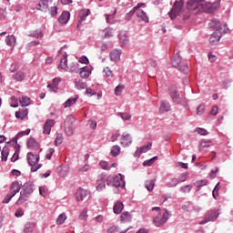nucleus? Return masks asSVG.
I'll list each match as a JSON object with an SVG mask.
<instances>
[{
    "mask_svg": "<svg viewBox=\"0 0 233 233\" xmlns=\"http://www.w3.org/2000/svg\"><path fill=\"white\" fill-rule=\"evenodd\" d=\"M211 26L215 29V32L209 37V43L218 45L221 36L227 34V25L221 23L218 18H215L211 22Z\"/></svg>",
    "mask_w": 233,
    "mask_h": 233,
    "instance_id": "1",
    "label": "nucleus"
},
{
    "mask_svg": "<svg viewBox=\"0 0 233 233\" xmlns=\"http://www.w3.org/2000/svg\"><path fill=\"white\" fill-rule=\"evenodd\" d=\"M34 193V186L32 184H25L20 191V197L16 201V205H23Z\"/></svg>",
    "mask_w": 233,
    "mask_h": 233,
    "instance_id": "2",
    "label": "nucleus"
},
{
    "mask_svg": "<svg viewBox=\"0 0 233 233\" xmlns=\"http://www.w3.org/2000/svg\"><path fill=\"white\" fill-rule=\"evenodd\" d=\"M152 210H156V212H158V215L155 217L154 223L156 227H161L167 223L168 220V211H165L164 213H161V208L159 207L153 208Z\"/></svg>",
    "mask_w": 233,
    "mask_h": 233,
    "instance_id": "3",
    "label": "nucleus"
},
{
    "mask_svg": "<svg viewBox=\"0 0 233 233\" xmlns=\"http://www.w3.org/2000/svg\"><path fill=\"white\" fill-rule=\"evenodd\" d=\"M171 65L175 68H178V70H180V72H183V74H188V72H189L188 65H187V63L181 61V56L179 55H176L172 58Z\"/></svg>",
    "mask_w": 233,
    "mask_h": 233,
    "instance_id": "4",
    "label": "nucleus"
},
{
    "mask_svg": "<svg viewBox=\"0 0 233 233\" xmlns=\"http://www.w3.org/2000/svg\"><path fill=\"white\" fill-rule=\"evenodd\" d=\"M27 161L28 164L32 167L31 172H37L43 165L38 164L39 163V155L33 154L32 152L27 153Z\"/></svg>",
    "mask_w": 233,
    "mask_h": 233,
    "instance_id": "5",
    "label": "nucleus"
},
{
    "mask_svg": "<svg viewBox=\"0 0 233 233\" xmlns=\"http://www.w3.org/2000/svg\"><path fill=\"white\" fill-rule=\"evenodd\" d=\"M19 190H21V185H19V182H13L10 186L9 194L5 196L3 203H10L12 198H14L15 194L19 193Z\"/></svg>",
    "mask_w": 233,
    "mask_h": 233,
    "instance_id": "6",
    "label": "nucleus"
},
{
    "mask_svg": "<svg viewBox=\"0 0 233 233\" xmlns=\"http://www.w3.org/2000/svg\"><path fill=\"white\" fill-rule=\"evenodd\" d=\"M183 5H184L183 0L175 2L171 11L168 13L169 17L171 19H176L177 15H181V12H183Z\"/></svg>",
    "mask_w": 233,
    "mask_h": 233,
    "instance_id": "7",
    "label": "nucleus"
},
{
    "mask_svg": "<svg viewBox=\"0 0 233 233\" xmlns=\"http://www.w3.org/2000/svg\"><path fill=\"white\" fill-rule=\"evenodd\" d=\"M74 123H76V118H74V116H67L65 121V132L66 136H74Z\"/></svg>",
    "mask_w": 233,
    "mask_h": 233,
    "instance_id": "8",
    "label": "nucleus"
},
{
    "mask_svg": "<svg viewBox=\"0 0 233 233\" xmlns=\"http://www.w3.org/2000/svg\"><path fill=\"white\" fill-rule=\"evenodd\" d=\"M71 72H76V74L79 72V75L83 79H87V77H90L91 74L90 68L88 66L80 68L78 64H76L73 67H71Z\"/></svg>",
    "mask_w": 233,
    "mask_h": 233,
    "instance_id": "9",
    "label": "nucleus"
},
{
    "mask_svg": "<svg viewBox=\"0 0 233 233\" xmlns=\"http://www.w3.org/2000/svg\"><path fill=\"white\" fill-rule=\"evenodd\" d=\"M219 216L218 211H209L206 214L204 219L200 221L199 225H205L208 223V221H216Z\"/></svg>",
    "mask_w": 233,
    "mask_h": 233,
    "instance_id": "10",
    "label": "nucleus"
},
{
    "mask_svg": "<svg viewBox=\"0 0 233 233\" xmlns=\"http://www.w3.org/2000/svg\"><path fill=\"white\" fill-rule=\"evenodd\" d=\"M220 5L221 2L219 0H217L214 3H208L206 4V10L208 14H212V12H216Z\"/></svg>",
    "mask_w": 233,
    "mask_h": 233,
    "instance_id": "11",
    "label": "nucleus"
},
{
    "mask_svg": "<svg viewBox=\"0 0 233 233\" xmlns=\"http://www.w3.org/2000/svg\"><path fill=\"white\" fill-rule=\"evenodd\" d=\"M113 185L116 187H120V188L125 187V177L121 174L116 175L113 178Z\"/></svg>",
    "mask_w": 233,
    "mask_h": 233,
    "instance_id": "12",
    "label": "nucleus"
},
{
    "mask_svg": "<svg viewBox=\"0 0 233 233\" xmlns=\"http://www.w3.org/2000/svg\"><path fill=\"white\" fill-rule=\"evenodd\" d=\"M90 15V9H82L78 13V26L82 25L84 21H86V17Z\"/></svg>",
    "mask_w": 233,
    "mask_h": 233,
    "instance_id": "13",
    "label": "nucleus"
},
{
    "mask_svg": "<svg viewBox=\"0 0 233 233\" xmlns=\"http://www.w3.org/2000/svg\"><path fill=\"white\" fill-rule=\"evenodd\" d=\"M59 83H61V78L56 77L53 79L52 84L47 86V88L50 89V92L56 93L59 90Z\"/></svg>",
    "mask_w": 233,
    "mask_h": 233,
    "instance_id": "14",
    "label": "nucleus"
},
{
    "mask_svg": "<svg viewBox=\"0 0 233 233\" xmlns=\"http://www.w3.org/2000/svg\"><path fill=\"white\" fill-rule=\"evenodd\" d=\"M50 0H40L38 4H36V10H40V12H48V3Z\"/></svg>",
    "mask_w": 233,
    "mask_h": 233,
    "instance_id": "15",
    "label": "nucleus"
},
{
    "mask_svg": "<svg viewBox=\"0 0 233 233\" xmlns=\"http://www.w3.org/2000/svg\"><path fill=\"white\" fill-rule=\"evenodd\" d=\"M185 181H187V178H177V177H173L171 178L167 183V186L169 188H174V187H177V185H179V183H185Z\"/></svg>",
    "mask_w": 233,
    "mask_h": 233,
    "instance_id": "16",
    "label": "nucleus"
},
{
    "mask_svg": "<svg viewBox=\"0 0 233 233\" xmlns=\"http://www.w3.org/2000/svg\"><path fill=\"white\" fill-rule=\"evenodd\" d=\"M54 125H56L55 119L46 120V122L44 126L43 134H47V135L50 134V132H52V127H54Z\"/></svg>",
    "mask_w": 233,
    "mask_h": 233,
    "instance_id": "17",
    "label": "nucleus"
},
{
    "mask_svg": "<svg viewBox=\"0 0 233 233\" xmlns=\"http://www.w3.org/2000/svg\"><path fill=\"white\" fill-rule=\"evenodd\" d=\"M118 39L120 43V46H127L128 45V35H127V32L122 31L118 35Z\"/></svg>",
    "mask_w": 233,
    "mask_h": 233,
    "instance_id": "18",
    "label": "nucleus"
},
{
    "mask_svg": "<svg viewBox=\"0 0 233 233\" xmlns=\"http://www.w3.org/2000/svg\"><path fill=\"white\" fill-rule=\"evenodd\" d=\"M68 55L66 53L63 55V57L60 59V65L58 66V68H61L62 70H65L66 72L68 71Z\"/></svg>",
    "mask_w": 233,
    "mask_h": 233,
    "instance_id": "19",
    "label": "nucleus"
},
{
    "mask_svg": "<svg viewBox=\"0 0 233 233\" xmlns=\"http://www.w3.org/2000/svg\"><path fill=\"white\" fill-rule=\"evenodd\" d=\"M205 0H189L187 3V6L189 10H198L199 8V3H203Z\"/></svg>",
    "mask_w": 233,
    "mask_h": 233,
    "instance_id": "20",
    "label": "nucleus"
},
{
    "mask_svg": "<svg viewBox=\"0 0 233 233\" xmlns=\"http://www.w3.org/2000/svg\"><path fill=\"white\" fill-rule=\"evenodd\" d=\"M122 147H130L132 145V137L129 134L123 135L120 140Z\"/></svg>",
    "mask_w": 233,
    "mask_h": 233,
    "instance_id": "21",
    "label": "nucleus"
},
{
    "mask_svg": "<svg viewBox=\"0 0 233 233\" xmlns=\"http://www.w3.org/2000/svg\"><path fill=\"white\" fill-rule=\"evenodd\" d=\"M137 17L144 23H148V15H147V13L143 9H139V7L137 9Z\"/></svg>",
    "mask_w": 233,
    "mask_h": 233,
    "instance_id": "22",
    "label": "nucleus"
},
{
    "mask_svg": "<svg viewBox=\"0 0 233 233\" xmlns=\"http://www.w3.org/2000/svg\"><path fill=\"white\" fill-rule=\"evenodd\" d=\"M86 190L83 188H78L76 191V199L77 201H84L87 197Z\"/></svg>",
    "mask_w": 233,
    "mask_h": 233,
    "instance_id": "23",
    "label": "nucleus"
},
{
    "mask_svg": "<svg viewBox=\"0 0 233 233\" xmlns=\"http://www.w3.org/2000/svg\"><path fill=\"white\" fill-rule=\"evenodd\" d=\"M69 19H70V13L65 11L59 16L58 21L59 23H61V25H66Z\"/></svg>",
    "mask_w": 233,
    "mask_h": 233,
    "instance_id": "24",
    "label": "nucleus"
},
{
    "mask_svg": "<svg viewBox=\"0 0 233 233\" xmlns=\"http://www.w3.org/2000/svg\"><path fill=\"white\" fill-rule=\"evenodd\" d=\"M170 94L175 103H181V98L179 97V94H177V90L176 89V87L170 88Z\"/></svg>",
    "mask_w": 233,
    "mask_h": 233,
    "instance_id": "25",
    "label": "nucleus"
},
{
    "mask_svg": "<svg viewBox=\"0 0 233 233\" xmlns=\"http://www.w3.org/2000/svg\"><path fill=\"white\" fill-rule=\"evenodd\" d=\"M27 147L31 148V150H37V148H39V143L35 141V138H29L27 140Z\"/></svg>",
    "mask_w": 233,
    "mask_h": 233,
    "instance_id": "26",
    "label": "nucleus"
},
{
    "mask_svg": "<svg viewBox=\"0 0 233 233\" xmlns=\"http://www.w3.org/2000/svg\"><path fill=\"white\" fill-rule=\"evenodd\" d=\"M110 57L111 60L115 61V63H116V61H119L120 57H121V50L119 49H115L110 53Z\"/></svg>",
    "mask_w": 233,
    "mask_h": 233,
    "instance_id": "27",
    "label": "nucleus"
},
{
    "mask_svg": "<svg viewBox=\"0 0 233 233\" xmlns=\"http://www.w3.org/2000/svg\"><path fill=\"white\" fill-rule=\"evenodd\" d=\"M125 208V205H123V202L121 201H117L114 208H113V210H114V213L115 214H121V212H123V209Z\"/></svg>",
    "mask_w": 233,
    "mask_h": 233,
    "instance_id": "28",
    "label": "nucleus"
},
{
    "mask_svg": "<svg viewBox=\"0 0 233 233\" xmlns=\"http://www.w3.org/2000/svg\"><path fill=\"white\" fill-rule=\"evenodd\" d=\"M120 219L122 223H128V221H132V215L128 211H124L120 216Z\"/></svg>",
    "mask_w": 233,
    "mask_h": 233,
    "instance_id": "29",
    "label": "nucleus"
},
{
    "mask_svg": "<svg viewBox=\"0 0 233 233\" xmlns=\"http://www.w3.org/2000/svg\"><path fill=\"white\" fill-rule=\"evenodd\" d=\"M110 37H114V32L111 28H106L103 31L102 39H110Z\"/></svg>",
    "mask_w": 233,
    "mask_h": 233,
    "instance_id": "30",
    "label": "nucleus"
},
{
    "mask_svg": "<svg viewBox=\"0 0 233 233\" xmlns=\"http://www.w3.org/2000/svg\"><path fill=\"white\" fill-rule=\"evenodd\" d=\"M143 5H145V4H138L137 6H135V7L133 8V10H131L129 13H127V14L126 15V19H127V21H130V19H132V16L134 15V14L137 13V8H141V6H143Z\"/></svg>",
    "mask_w": 233,
    "mask_h": 233,
    "instance_id": "31",
    "label": "nucleus"
},
{
    "mask_svg": "<svg viewBox=\"0 0 233 233\" xmlns=\"http://www.w3.org/2000/svg\"><path fill=\"white\" fill-rule=\"evenodd\" d=\"M58 176L60 177H66L68 176V167H57Z\"/></svg>",
    "mask_w": 233,
    "mask_h": 233,
    "instance_id": "32",
    "label": "nucleus"
},
{
    "mask_svg": "<svg viewBox=\"0 0 233 233\" xmlns=\"http://www.w3.org/2000/svg\"><path fill=\"white\" fill-rule=\"evenodd\" d=\"M15 36L14 35H7L5 38V43L7 45V46H15Z\"/></svg>",
    "mask_w": 233,
    "mask_h": 233,
    "instance_id": "33",
    "label": "nucleus"
},
{
    "mask_svg": "<svg viewBox=\"0 0 233 233\" xmlns=\"http://www.w3.org/2000/svg\"><path fill=\"white\" fill-rule=\"evenodd\" d=\"M76 103H77V97H71L64 103V107L70 108V106L76 105Z\"/></svg>",
    "mask_w": 233,
    "mask_h": 233,
    "instance_id": "34",
    "label": "nucleus"
},
{
    "mask_svg": "<svg viewBox=\"0 0 233 233\" xmlns=\"http://www.w3.org/2000/svg\"><path fill=\"white\" fill-rule=\"evenodd\" d=\"M105 187H106V180H105V178L101 177V179L97 180L96 190H98V192H101V190H103V188H105Z\"/></svg>",
    "mask_w": 233,
    "mask_h": 233,
    "instance_id": "35",
    "label": "nucleus"
},
{
    "mask_svg": "<svg viewBox=\"0 0 233 233\" xmlns=\"http://www.w3.org/2000/svg\"><path fill=\"white\" fill-rule=\"evenodd\" d=\"M121 153V147L119 146H113L111 148V156L114 157L119 156Z\"/></svg>",
    "mask_w": 233,
    "mask_h": 233,
    "instance_id": "36",
    "label": "nucleus"
},
{
    "mask_svg": "<svg viewBox=\"0 0 233 233\" xmlns=\"http://www.w3.org/2000/svg\"><path fill=\"white\" fill-rule=\"evenodd\" d=\"M128 232V229L125 231H119V228L117 226H113L107 229V233H127Z\"/></svg>",
    "mask_w": 233,
    "mask_h": 233,
    "instance_id": "37",
    "label": "nucleus"
},
{
    "mask_svg": "<svg viewBox=\"0 0 233 233\" xmlns=\"http://www.w3.org/2000/svg\"><path fill=\"white\" fill-rule=\"evenodd\" d=\"M154 185H156L154 180H147L145 182V187L149 192H151V190H154Z\"/></svg>",
    "mask_w": 233,
    "mask_h": 233,
    "instance_id": "38",
    "label": "nucleus"
},
{
    "mask_svg": "<svg viewBox=\"0 0 233 233\" xmlns=\"http://www.w3.org/2000/svg\"><path fill=\"white\" fill-rule=\"evenodd\" d=\"M65 221H66V215L65 213H62L56 218V224L63 225V223H65Z\"/></svg>",
    "mask_w": 233,
    "mask_h": 233,
    "instance_id": "39",
    "label": "nucleus"
},
{
    "mask_svg": "<svg viewBox=\"0 0 233 233\" xmlns=\"http://www.w3.org/2000/svg\"><path fill=\"white\" fill-rule=\"evenodd\" d=\"M168 110H170V106H168V103L162 102L160 105V112L164 114V112H168Z\"/></svg>",
    "mask_w": 233,
    "mask_h": 233,
    "instance_id": "40",
    "label": "nucleus"
},
{
    "mask_svg": "<svg viewBox=\"0 0 233 233\" xmlns=\"http://www.w3.org/2000/svg\"><path fill=\"white\" fill-rule=\"evenodd\" d=\"M150 148H152V143H149L142 147H140L138 153L141 154H145L146 152H148V150H150Z\"/></svg>",
    "mask_w": 233,
    "mask_h": 233,
    "instance_id": "41",
    "label": "nucleus"
},
{
    "mask_svg": "<svg viewBox=\"0 0 233 233\" xmlns=\"http://www.w3.org/2000/svg\"><path fill=\"white\" fill-rule=\"evenodd\" d=\"M28 134H30V129H26L25 131H22V132H20L16 135V137L15 139H13V141L15 143H17V139H19V137H23V136H28Z\"/></svg>",
    "mask_w": 233,
    "mask_h": 233,
    "instance_id": "42",
    "label": "nucleus"
},
{
    "mask_svg": "<svg viewBox=\"0 0 233 233\" xmlns=\"http://www.w3.org/2000/svg\"><path fill=\"white\" fill-rule=\"evenodd\" d=\"M13 77L14 79H15V81H23L25 79V73L19 71L15 75H14Z\"/></svg>",
    "mask_w": 233,
    "mask_h": 233,
    "instance_id": "43",
    "label": "nucleus"
},
{
    "mask_svg": "<svg viewBox=\"0 0 233 233\" xmlns=\"http://www.w3.org/2000/svg\"><path fill=\"white\" fill-rule=\"evenodd\" d=\"M31 37H36L37 39L43 37V30L38 29L31 33Z\"/></svg>",
    "mask_w": 233,
    "mask_h": 233,
    "instance_id": "44",
    "label": "nucleus"
},
{
    "mask_svg": "<svg viewBox=\"0 0 233 233\" xmlns=\"http://www.w3.org/2000/svg\"><path fill=\"white\" fill-rule=\"evenodd\" d=\"M157 159V157H154L148 160L144 161L143 165L144 167H152V165H154Z\"/></svg>",
    "mask_w": 233,
    "mask_h": 233,
    "instance_id": "45",
    "label": "nucleus"
},
{
    "mask_svg": "<svg viewBox=\"0 0 233 233\" xmlns=\"http://www.w3.org/2000/svg\"><path fill=\"white\" fill-rule=\"evenodd\" d=\"M20 105L22 106H28V105H30V97L23 96L22 99H20Z\"/></svg>",
    "mask_w": 233,
    "mask_h": 233,
    "instance_id": "46",
    "label": "nucleus"
},
{
    "mask_svg": "<svg viewBox=\"0 0 233 233\" xmlns=\"http://www.w3.org/2000/svg\"><path fill=\"white\" fill-rule=\"evenodd\" d=\"M79 218L82 219V221H86L88 218V209L85 208L83 211L80 213Z\"/></svg>",
    "mask_w": 233,
    "mask_h": 233,
    "instance_id": "47",
    "label": "nucleus"
},
{
    "mask_svg": "<svg viewBox=\"0 0 233 233\" xmlns=\"http://www.w3.org/2000/svg\"><path fill=\"white\" fill-rule=\"evenodd\" d=\"M117 116H119L124 121H130V119H132V116L128 113H118Z\"/></svg>",
    "mask_w": 233,
    "mask_h": 233,
    "instance_id": "48",
    "label": "nucleus"
},
{
    "mask_svg": "<svg viewBox=\"0 0 233 233\" xmlns=\"http://www.w3.org/2000/svg\"><path fill=\"white\" fill-rule=\"evenodd\" d=\"M103 74L106 77H114V73L110 70L109 67H105L103 70Z\"/></svg>",
    "mask_w": 233,
    "mask_h": 233,
    "instance_id": "49",
    "label": "nucleus"
},
{
    "mask_svg": "<svg viewBox=\"0 0 233 233\" xmlns=\"http://www.w3.org/2000/svg\"><path fill=\"white\" fill-rule=\"evenodd\" d=\"M63 139H64V138H63V134L58 133V134L56 135V140H55V145H56V147L61 145V144L63 143Z\"/></svg>",
    "mask_w": 233,
    "mask_h": 233,
    "instance_id": "50",
    "label": "nucleus"
},
{
    "mask_svg": "<svg viewBox=\"0 0 233 233\" xmlns=\"http://www.w3.org/2000/svg\"><path fill=\"white\" fill-rule=\"evenodd\" d=\"M76 86L78 90H84V88H86V83L79 80L76 82Z\"/></svg>",
    "mask_w": 233,
    "mask_h": 233,
    "instance_id": "51",
    "label": "nucleus"
},
{
    "mask_svg": "<svg viewBox=\"0 0 233 233\" xmlns=\"http://www.w3.org/2000/svg\"><path fill=\"white\" fill-rule=\"evenodd\" d=\"M192 190V187L190 185L183 186L180 187V192L183 194H188Z\"/></svg>",
    "mask_w": 233,
    "mask_h": 233,
    "instance_id": "52",
    "label": "nucleus"
},
{
    "mask_svg": "<svg viewBox=\"0 0 233 233\" xmlns=\"http://www.w3.org/2000/svg\"><path fill=\"white\" fill-rule=\"evenodd\" d=\"M123 90H125V86H123V85H118V86L115 88V94H116V96H121V93L123 92Z\"/></svg>",
    "mask_w": 233,
    "mask_h": 233,
    "instance_id": "53",
    "label": "nucleus"
},
{
    "mask_svg": "<svg viewBox=\"0 0 233 233\" xmlns=\"http://www.w3.org/2000/svg\"><path fill=\"white\" fill-rule=\"evenodd\" d=\"M54 152H56L54 148L52 147L48 148L46 153V159H52V156H54Z\"/></svg>",
    "mask_w": 233,
    "mask_h": 233,
    "instance_id": "54",
    "label": "nucleus"
},
{
    "mask_svg": "<svg viewBox=\"0 0 233 233\" xmlns=\"http://www.w3.org/2000/svg\"><path fill=\"white\" fill-rule=\"evenodd\" d=\"M1 154H2V161H6V159H8V149L4 148Z\"/></svg>",
    "mask_w": 233,
    "mask_h": 233,
    "instance_id": "55",
    "label": "nucleus"
},
{
    "mask_svg": "<svg viewBox=\"0 0 233 233\" xmlns=\"http://www.w3.org/2000/svg\"><path fill=\"white\" fill-rule=\"evenodd\" d=\"M205 185H207V180H200L195 182V187H197V188H201V187H205Z\"/></svg>",
    "mask_w": 233,
    "mask_h": 233,
    "instance_id": "56",
    "label": "nucleus"
},
{
    "mask_svg": "<svg viewBox=\"0 0 233 233\" xmlns=\"http://www.w3.org/2000/svg\"><path fill=\"white\" fill-rule=\"evenodd\" d=\"M99 165L104 170H110V168H112V167H108V163H106V161H101Z\"/></svg>",
    "mask_w": 233,
    "mask_h": 233,
    "instance_id": "57",
    "label": "nucleus"
},
{
    "mask_svg": "<svg viewBox=\"0 0 233 233\" xmlns=\"http://www.w3.org/2000/svg\"><path fill=\"white\" fill-rule=\"evenodd\" d=\"M203 112H205V106L204 105H199L197 108L198 116H202Z\"/></svg>",
    "mask_w": 233,
    "mask_h": 233,
    "instance_id": "58",
    "label": "nucleus"
},
{
    "mask_svg": "<svg viewBox=\"0 0 233 233\" xmlns=\"http://www.w3.org/2000/svg\"><path fill=\"white\" fill-rule=\"evenodd\" d=\"M86 96H89V97H92V96H96V94H97V92H96V90H94L92 88H87L86 90Z\"/></svg>",
    "mask_w": 233,
    "mask_h": 233,
    "instance_id": "59",
    "label": "nucleus"
},
{
    "mask_svg": "<svg viewBox=\"0 0 233 233\" xmlns=\"http://www.w3.org/2000/svg\"><path fill=\"white\" fill-rule=\"evenodd\" d=\"M218 187H219V183L217 184V186L215 187V188L213 189V192H212V196H213V198H215V199L218 196V192H219Z\"/></svg>",
    "mask_w": 233,
    "mask_h": 233,
    "instance_id": "60",
    "label": "nucleus"
},
{
    "mask_svg": "<svg viewBox=\"0 0 233 233\" xmlns=\"http://www.w3.org/2000/svg\"><path fill=\"white\" fill-rule=\"evenodd\" d=\"M88 123L90 125V128H92L93 130H96V128L97 127V122L96 120H88Z\"/></svg>",
    "mask_w": 233,
    "mask_h": 233,
    "instance_id": "61",
    "label": "nucleus"
},
{
    "mask_svg": "<svg viewBox=\"0 0 233 233\" xmlns=\"http://www.w3.org/2000/svg\"><path fill=\"white\" fill-rule=\"evenodd\" d=\"M197 132L200 136H207L208 134V131H207V129H203L201 127L197 128Z\"/></svg>",
    "mask_w": 233,
    "mask_h": 233,
    "instance_id": "62",
    "label": "nucleus"
},
{
    "mask_svg": "<svg viewBox=\"0 0 233 233\" xmlns=\"http://www.w3.org/2000/svg\"><path fill=\"white\" fill-rule=\"evenodd\" d=\"M219 110V107H218V106H214L210 111V114L212 116H218V112Z\"/></svg>",
    "mask_w": 233,
    "mask_h": 233,
    "instance_id": "63",
    "label": "nucleus"
},
{
    "mask_svg": "<svg viewBox=\"0 0 233 233\" xmlns=\"http://www.w3.org/2000/svg\"><path fill=\"white\" fill-rule=\"evenodd\" d=\"M15 117L16 119H21L22 121L25 119V116H23V113L20 110L15 112Z\"/></svg>",
    "mask_w": 233,
    "mask_h": 233,
    "instance_id": "64",
    "label": "nucleus"
}]
</instances>
